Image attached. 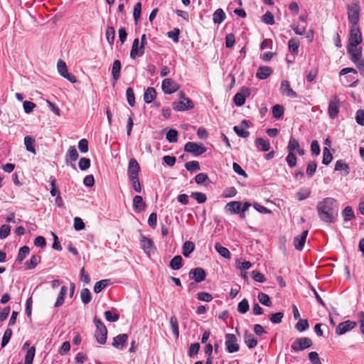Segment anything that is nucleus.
Here are the masks:
<instances>
[{
    "label": "nucleus",
    "instance_id": "obj_37",
    "mask_svg": "<svg viewBox=\"0 0 364 364\" xmlns=\"http://www.w3.org/2000/svg\"><path fill=\"white\" fill-rule=\"evenodd\" d=\"M335 171H344V175L346 176L349 173L348 165L342 160H338L335 164Z\"/></svg>",
    "mask_w": 364,
    "mask_h": 364
},
{
    "label": "nucleus",
    "instance_id": "obj_24",
    "mask_svg": "<svg viewBox=\"0 0 364 364\" xmlns=\"http://www.w3.org/2000/svg\"><path fill=\"white\" fill-rule=\"evenodd\" d=\"M242 203L240 201H231L227 203L225 209L230 213L237 214L240 213Z\"/></svg>",
    "mask_w": 364,
    "mask_h": 364
},
{
    "label": "nucleus",
    "instance_id": "obj_17",
    "mask_svg": "<svg viewBox=\"0 0 364 364\" xmlns=\"http://www.w3.org/2000/svg\"><path fill=\"white\" fill-rule=\"evenodd\" d=\"M173 108L176 111H185L193 108V103L190 99H187L186 101L179 100L178 102H173Z\"/></svg>",
    "mask_w": 364,
    "mask_h": 364
},
{
    "label": "nucleus",
    "instance_id": "obj_21",
    "mask_svg": "<svg viewBox=\"0 0 364 364\" xmlns=\"http://www.w3.org/2000/svg\"><path fill=\"white\" fill-rule=\"evenodd\" d=\"M247 127L248 122L244 119L242 121L240 126H235L233 129L239 136L246 138L250 135V132L246 129Z\"/></svg>",
    "mask_w": 364,
    "mask_h": 364
},
{
    "label": "nucleus",
    "instance_id": "obj_30",
    "mask_svg": "<svg viewBox=\"0 0 364 364\" xmlns=\"http://www.w3.org/2000/svg\"><path fill=\"white\" fill-rule=\"evenodd\" d=\"M68 292V288L65 286H63L60 289V293L58 294V296L54 304V306L56 308H58L61 306L65 301V297Z\"/></svg>",
    "mask_w": 364,
    "mask_h": 364
},
{
    "label": "nucleus",
    "instance_id": "obj_16",
    "mask_svg": "<svg viewBox=\"0 0 364 364\" xmlns=\"http://www.w3.org/2000/svg\"><path fill=\"white\" fill-rule=\"evenodd\" d=\"M280 91L283 95H286L288 97H291V98L297 97L296 92L291 89V87L290 86V83L288 80H282V81Z\"/></svg>",
    "mask_w": 364,
    "mask_h": 364
},
{
    "label": "nucleus",
    "instance_id": "obj_35",
    "mask_svg": "<svg viewBox=\"0 0 364 364\" xmlns=\"http://www.w3.org/2000/svg\"><path fill=\"white\" fill-rule=\"evenodd\" d=\"M30 249L28 246H23L21 247L18 252V256L16 262L21 264L23 259L29 255Z\"/></svg>",
    "mask_w": 364,
    "mask_h": 364
},
{
    "label": "nucleus",
    "instance_id": "obj_32",
    "mask_svg": "<svg viewBox=\"0 0 364 364\" xmlns=\"http://www.w3.org/2000/svg\"><path fill=\"white\" fill-rule=\"evenodd\" d=\"M78 158V153L74 146H70L68 149L65 156V161L68 164L69 161H75Z\"/></svg>",
    "mask_w": 364,
    "mask_h": 364
},
{
    "label": "nucleus",
    "instance_id": "obj_55",
    "mask_svg": "<svg viewBox=\"0 0 364 364\" xmlns=\"http://www.w3.org/2000/svg\"><path fill=\"white\" fill-rule=\"evenodd\" d=\"M195 181L197 184L199 185L205 183L206 182H208V183L210 182L208 175L204 173H200L197 174L195 176Z\"/></svg>",
    "mask_w": 364,
    "mask_h": 364
},
{
    "label": "nucleus",
    "instance_id": "obj_27",
    "mask_svg": "<svg viewBox=\"0 0 364 364\" xmlns=\"http://www.w3.org/2000/svg\"><path fill=\"white\" fill-rule=\"evenodd\" d=\"M244 341L249 348H253L257 345V338L252 333H249L247 331H245L244 334Z\"/></svg>",
    "mask_w": 364,
    "mask_h": 364
},
{
    "label": "nucleus",
    "instance_id": "obj_44",
    "mask_svg": "<svg viewBox=\"0 0 364 364\" xmlns=\"http://www.w3.org/2000/svg\"><path fill=\"white\" fill-rule=\"evenodd\" d=\"M284 109L283 107V106L280 105H275L273 106L272 107V115H273V117H274L275 119H281L283 115H284Z\"/></svg>",
    "mask_w": 364,
    "mask_h": 364
},
{
    "label": "nucleus",
    "instance_id": "obj_39",
    "mask_svg": "<svg viewBox=\"0 0 364 364\" xmlns=\"http://www.w3.org/2000/svg\"><path fill=\"white\" fill-rule=\"evenodd\" d=\"M80 299L85 304H89L92 300V294L87 288H84L80 292Z\"/></svg>",
    "mask_w": 364,
    "mask_h": 364
},
{
    "label": "nucleus",
    "instance_id": "obj_41",
    "mask_svg": "<svg viewBox=\"0 0 364 364\" xmlns=\"http://www.w3.org/2000/svg\"><path fill=\"white\" fill-rule=\"evenodd\" d=\"M170 267L173 270H178L182 267V257L180 255L175 256L170 262Z\"/></svg>",
    "mask_w": 364,
    "mask_h": 364
},
{
    "label": "nucleus",
    "instance_id": "obj_29",
    "mask_svg": "<svg viewBox=\"0 0 364 364\" xmlns=\"http://www.w3.org/2000/svg\"><path fill=\"white\" fill-rule=\"evenodd\" d=\"M195 250V245L193 242L186 241L182 246V254L185 257H188Z\"/></svg>",
    "mask_w": 364,
    "mask_h": 364
},
{
    "label": "nucleus",
    "instance_id": "obj_33",
    "mask_svg": "<svg viewBox=\"0 0 364 364\" xmlns=\"http://www.w3.org/2000/svg\"><path fill=\"white\" fill-rule=\"evenodd\" d=\"M24 144L28 151L36 154L35 139L30 136L24 137Z\"/></svg>",
    "mask_w": 364,
    "mask_h": 364
},
{
    "label": "nucleus",
    "instance_id": "obj_61",
    "mask_svg": "<svg viewBox=\"0 0 364 364\" xmlns=\"http://www.w3.org/2000/svg\"><path fill=\"white\" fill-rule=\"evenodd\" d=\"M166 139L170 143H175L178 141V132L176 129H170L166 133Z\"/></svg>",
    "mask_w": 364,
    "mask_h": 364
},
{
    "label": "nucleus",
    "instance_id": "obj_52",
    "mask_svg": "<svg viewBox=\"0 0 364 364\" xmlns=\"http://www.w3.org/2000/svg\"><path fill=\"white\" fill-rule=\"evenodd\" d=\"M191 197L196 200L198 203H204L207 200L206 195L201 192H192Z\"/></svg>",
    "mask_w": 364,
    "mask_h": 364
},
{
    "label": "nucleus",
    "instance_id": "obj_31",
    "mask_svg": "<svg viewBox=\"0 0 364 364\" xmlns=\"http://www.w3.org/2000/svg\"><path fill=\"white\" fill-rule=\"evenodd\" d=\"M226 18L225 14L222 9H217L213 15V21L216 24H220Z\"/></svg>",
    "mask_w": 364,
    "mask_h": 364
},
{
    "label": "nucleus",
    "instance_id": "obj_23",
    "mask_svg": "<svg viewBox=\"0 0 364 364\" xmlns=\"http://www.w3.org/2000/svg\"><path fill=\"white\" fill-rule=\"evenodd\" d=\"M272 73V69L269 66H259L257 69L256 77L259 80H265Z\"/></svg>",
    "mask_w": 364,
    "mask_h": 364
},
{
    "label": "nucleus",
    "instance_id": "obj_9",
    "mask_svg": "<svg viewBox=\"0 0 364 364\" xmlns=\"http://www.w3.org/2000/svg\"><path fill=\"white\" fill-rule=\"evenodd\" d=\"M339 100L337 96H331L328 107V114L331 119H333L338 117L339 112Z\"/></svg>",
    "mask_w": 364,
    "mask_h": 364
},
{
    "label": "nucleus",
    "instance_id": "obj_26",
    "mask_svg": "<svg viewBox=\"0 0 364 364\" xmlns=\"http://www.w3.org/2000/svg\"><path fill=\"white\" fill-rule=\"evenodd\" d=\"M156 97V91L152 87H148L144 93V100L146 103L149 104L152 102Z\"/></svg>",
    "mask_w": 364,
    "mask_h": 364
},
{
    "label": "nucleus",
    "instance_id": "obj_60",
    "mask_svg": "<svg viewBox=\"0 0 364 364\" xmlns=\"http://www.w3.org/2000/svg\"><path fill=\"white\" fill-rule=\"evenodd\" d=\"M11 336H12V331H11V329L7 328L4 331V333L2 340H1V348L5 347L8 344V343L9 342V341H10V339L11 338Z\"/></svg>",
    "mask_w": 364,
    "mask_h": 364
},
{
    "label": "nucleus",
    "instance_id": "obj_11",
    "mask_svg": "<svg viewBox=\"0 0 364 364\" xmlns=\"http://www.w3.org/2000/svg\"><path fill=\"white\" fill-rule=\"evenodd\" d=\"M179 85L171 78H166L162 82L161 88L164 93L171 95L179 89Z\"/></svg>",
    "mask_w": 364,
    "mask_h": 364
},
{
    "label": "nucleus",
    "instance_id": "obj_25",
    "mask_svg": "<svg viewBox=\"0 0 364 364\" xmlns=\"http://www.w3.org/2000/svg\"><path fill=\"white\" fill-rule=\"evenodd\" d=\"M146 203L143 200L141 196H135L133 198V208L136 212H141L144 210Z\"/></svg>",
    "mask_w": 364,
    "mask_h": 364
},
{
    "label": "nucleus",
    "instance_id": "obj_57",
    "mask_svg": "<svg viewBox=\"0 0 364 364\" xmlns=\"http://www.w3.org/2000/svg\"><path fill=\"white\" fill-rule=\"evenodd\" d=\"M126 96L128 104L133 107L135 105V97L134 90L132 87H128L126 91Z\"/></svg>",
    "mask_w": 364,
    "mask_h": 364
},
{
    "label": "nucleus",
    "instance_id": "obj_56",
    "mask_svg": "<svg viewBox=\"0 0 364 364\" xmlns=\"http://www.w3.org/2000/svg\"><path fill=\"white\" fill-rule=\"evenodd\" d=\"M269 317L272 323L275 324L280 323L284 317V313L280 311L274 314H269Z\"/></svg>",
    "mask_w": 364,
    "mask_h": 364
},
{
    "label": "nucleus",
    "instance_id": "obj_64",
    "mask_svg": "<svg viewBox=\"0 0 364 364\" xmlns=\"http://www.w3.org/2000/svg\"><path fill=\"white\" fill-rule=\"evenodd\" d=\"M262 21L267 25H273L274 23L273 14L269 11H267L262 16Z\"/></svg>",
    "mask_w": 364,
    "mask_h": 364
},
{
    "label": "nucleus",
    "instance_id": "obj_50",
    "mask_svg": "<svg viewBox=\"0 0 364 364\" xmlns=\"http://www.w3.org/2000/svg\"><path fill=\"white\" fill-rule=\"evenodd\" d=\"M299 146L300 145L299 141L294 137L291 136L287 146L288 152L294 153L295 150L299 149Z\"/></svg>",
    "mask_w": 364,
    "mask_h": 364
},
{
    "label": "nucleus",
    "instance_id": "obj_47",
    "mask_svg": "<svg viewBox=\"0 0 364 364\" xmlns=\"http://www.w3.org/2000/svg\"><path fill=\"white\" fill-rule=\"evenodd\" d=\"M109 284V279H102L95 283L94 286V291L95 293H100L103 289H105Z\"/></svg>",
    "mask_w": 364,
    "mask_h": 364
},
{
    "label": "nucleus",
    "instance_id": "obj_1",
    "mask_svg": "<svg viewBox=\"0 0 364 364\" xmlns=\"http://www.w3.org/2000/svg\"><path fill=\"white\" fill-rule=\"evenodd\" d=\"M316 210L321 221L326 223H334L338 217V205L336 199L327 197L317 203Z\"/></svg>",
    "mask_w": 364,
    "mask_h": 364
},
{
    "label": "nucleus",
    "instance_id": "obj_15",
    "mask_svg": "<svg viewBox=\"0 0 364 364\" xmlns=\"http://www.w3.org/2000/svg\"><path fill=\"white\" fill-rule=\"evenodd\" d=\"M140 171V166L138 164L137 161L132 158L129 161L128 166V176L129 178L139 177V173Z\"/></svg>",
    "mask_w": 364,
    "mask_h": 364
},
{
    "label": "nucleus",
    "instance_id": "obj_34",
    "mask_svg": "<svg viewBox=\"0 0 364 364\" xmlns=\"http://www.w3.org/2000/svg\"><path fill=\"white\" fill-rule=\"evenodd\" d=\"M41 262V257L38 255H33L28 261L25 262L26 269H33L36 267L38 264Z\"/></svg>",
    "mask_w": 364,
    "mask_h": 364
},
{
    "label": "nucleus",
    "instance_id": "obj_40",
    "mask_svg": "<svg viewBox=\"0 0 364 364\" xmlns=\"http://www.w3.org/2000/svg\"><path fill=\"white\" fill-rule=\"evenodd\" d=\"M215 249L224 258L229 259L230 257V252L228 249L222 246L219 242L215 244Z\"/></svg>",
    "mask_w": 364,
    "mask_h": 364
},
{
    "label": "nucleus",
    "instance_id": "obj_12",
    "mask_svg": "<svg viewBox=\"0 0 364 364\" xmlns=\"http://www.w3.org/2000/svg\"><path fill=\"white\" fill-rule=\"evenodd\" d=\"M357 326L355 321L350 320L340 323L336 328V333L338 335H342L353 329Z\"/></svg>",
    "mask_w": 364,
    "mask_h": 364
},
{
    "label": "nucleus",
    "instance_id": "obj_10",
    "mask_svg": "<svg viewBox=\"0 0 364 364\" xmlns=\"http://www.w3.org/2000/svg\"><path fill=\"white\" fill-rule=\"evenodd\" d=\"M250 94L251 91L250 88L245 87H242L240 91L234 96V103L237 107L243 105L245 102L246 98L248 97Z\"/></svg>",
    "mask_w": 364,
    "mask_h": 364
},
{
    "label": "nucleus",
    "instance_id": "obj_4",
    "mask_svg": "<svg viewBox=\"0 0 364 364\" xmlns=\"http://www.w3.org/2000/svg\"><path fill=\"white\" fill-rule=\"evenodd\" d=\"M312 346V341L309 338L301 337L296 338L291 344V350L299 352L310 348Z\"/></svg>",
    "mask_w": 364,
    "mask_h": 364
},
{
    "label": "nucleus",
    "instance_id": "obj_8",
    "mask_svg": "<svg viewBox=\"0 0 364 364\" xmlns=\"http://www.w3.org/2000/svg\"><path fill=\"white\" fill-rule=\"evenodd\" d=\"M225 344L227 351L230 353L237 352L240 349V346L237 343V338L234 334L227 333L225 335Z\"/></svg>",
    "mask_w": 364,
    "mask_h": 364
},
{
    "label": "nucleus",
    "instance_id": "obj_54",
    "mask_svg": "<svg viewBox=\"0 0 364 364\" xmlns=\"http://www.w3.org/2000/svg\"><path fill=\"white\" fill-rule=\"evenodd\" d=\"M333 160V156L331 154L329 149L325 147L323 151V160L322 163L325 165H328Z\"/></svg>",
    "mask_w": 364,
    "mask_h": 364
},
{
    "label": "nucleus",
    "instance_id": "obj_22",
    "mask_svg": "<svg viewBox=\"0 0 364 364\" xmlns=\"http://www.w3.org/2000/svg\"><path fill=\"white\" fill-rule=\"evenodd\" d=\"M308 230H304L300 235L294 237V247L297 250H302L308 235Z\"/></svg>",
    "mask_w": 364,
    "mask_h": 364
},
{
    "label": "nucleus",
    "instance_id": "obj_59",
    "mask_svg": "<svg viewBox=\"0 0 364 364\" xmlns=\"http://www.w3.org/2000/svg\"><path fill=\"white\" fill-rule=\"evenodd\" d=\"M249 308L250 306L248 301L246 299H244L238 304L237 311L240 314H245L248 311Z\"/></svg>",
    "mask_w": 364,
    "mask_h": 364
},
{
    "label": "nucleus",
    "instance_id": "obj_49",
    "mask_svg": "<svg viewBox=\"0 0 364 364\" xmlns=\"http://www.w3.org/2000/svg\"><path fill=\"white\" fill-rule=\"evenodd\" d=\"M185 168L188 171H197L200 170V164L197 161H191L185 164Z\"/></svg>",
    "mask_w": 364,
    "mask_h": 364
},
{
    "label": "nucleus",
    "instance_id": "obj_13",
    "mask_svg": "<svg viewBox=\"0 0 364 364\" xmlns=\"http://www.w3.org/2000/svg\"><path fill=\"white\" fill-rule=\"evenodd\" d=\"M348 53L350 55V60L355 64L361 60L362 59V48L358 46H347Z\"/></svg>",
    "mask_w": 364,
    "mask_h": 364
},
{
    "label": "nucleus",
    "instance_id": "obj_51",
    "mask_svg": "<svg viewBox=\"0 0 364 364\" xmlns=\"http://www.w3.org/2000/svg\"><path fill=\"white\" fill-rule=\"evenodd\" d=\"M258 300L261 304L267 306H272V302L270 301L269 296L262 292H259L257 296Z\"/></svg>",
    "mask_w": 364,
    "mask_h": 364
},
{
    "label": "nucleus",
    "instance_id": "obj_36",
    "mask_svg": "<svg viewBox=\"0 0 364 364\" xmlns=\"http://www.w3.org/2000/svg\"><path fill=\"white\" fill-rule=\"evenodd\" d=\"M170 325L172 330V332L175 336L176 339H178L179 336V328H178V322L176 316H172L170 318Z\"/></svg>",
    "mask_w": 364,
    "mask_h": 364
},
{
    "label": "nucleus",
    "instance_id": "obj_42",
    "mask_svg": "<svg viewBox=\"0 0 364 364\" xmlns=\"http://www.w3.org/2000/svg\"><path fill=\"white\" fill-rule=\"evenodd\" d=\"M342 215L345 221H350L355 218V214L350 206H346L342 211Z\"/></svg>",
    "mask_w": 364,
    "mask_h": 364
},
{
    "label": "nucleus",
    "instance_id": "obj_18",
    "mask_svg": "<svg viewBox=\"0 0 364 364\" xmlns=\"http://www.w3.org/2000/svg\"><path fill=\"white\" fill-rule=\"evenodd\" d=\"M127 340V334H119L113 338L112 346L117 349L122 350L125 347Z\"/></svg>",
    "mask_w": 364,
    "mask_h": 364
},
{
    "label": "nucleus",
    "instance_id": "obj_7",
    "mask_svg": "<svg viewBox=\"0 0 364 364\" xmlns=\"http://www.w3.org/2000/svg\"><path fill=\"white\" fill-rule=\"evenodd\" d=\"M57 69L58 73L71 83H75L77 82L76 77L73 74L68 73L66 63L63 60H59L58 61Z\"/></svg>",
    "mask_w": 364,
    "mask_h": 364
},
{
    "label": "nucleus",
    "instance_id": "obj_43",
    "mask_svg": "<svg viewBox=\"0 0 364 364\" xmlns=\"http://www.w3.org/2000/svg\"><path fill=\"white\" fill-rule=\"evenodd\" d=\"M289 50L293 54L299 53V41L296 38H291L288 43Z\"/></svg>",
    "mask_w": 364,
    "mask_h": 364
},
{
    "label": "nucleus",
    "instance_id": "obj_20",
    "mask_svg": "<svg viewBox=\"0 0 364 364\" xmlns=\"http://www.w3.org/2000/svg\"><path fill=\"white\" fill-rule=\"evenodd\" d=\"M140 242L145 253L150 255L151 252H154L155 248L151 240L147 238L144 235H141Z\"/></svg>",
    "mask_w": 364,
    "mask_h": 364
},
{
    "label": "nucleus",
    "instance_id": "obj_3",
    "mask_svg": "<svg viewBox=\"0 0 364 364\" xmlns=\"http://www.w3.org/2000/svg\"><path fill=\"white\" fill-rule=\"evenodd\" d=\"M360 5L358 1H354L347 6L348 18L352 26H358L360 16Z\"/></svg>",
    "mask_w": 364,
    "mask_h": 364
},
{
    "label": "nucleus",
    "instance_id": "obj_2",
    "mask_svg": "<svg viewBox=\"0 0 364 364\" xmlns=\"http://www.w3.org/2000/svg\"><path fill=\"white\" fill-rule=\"evenodd\" d=\"M94 323L96 326V331L95 333V336L97 342L100 344H105L107 341V330L105 324L102 322V321L97 318H94Z\"/></svg>",
    "mask_w": 364,
    "mask_h": 364
},
{
    "label": "nucleus",
    "instance_id": "obj_6",
    "mask_svg": "<svg viewBox=\"0 0 364 364\" xmlns=\"http://www.w3.org/2000/svg\"><path fill=\"white\" fill-rule=\"evenodd\" d=\"M362 42L361 32L358 26H352L348 38V45L350 46H358Z\"/></svg>",
    "mask_w": 364,
    "mask_h": 364
},
{
    "label": "nucleus",
    "instance_id": "obj_14",
    "mask_svg": "<svg viewBox=\"0 0 364 364\" xmlns=\"http://www.w3.org/2000/svg\"><path fill=\"white\" fill-rule=\"evenodd\" d=\"M189 277L195 280L196 283H200L205 279L206 273L203 268L196 267L190 271Z\"/></svg>",
    "mask_w": 364,
    "mask_h": 364
},
{
    "label": "nucleus",
    "instance_id": "obj_46",
    "mask_svg": "<svg viewBox=\"0 0 364 364\" xmlns=\"http://www.w3.org/2000/svg\"><path fill=\"white\" fill-rule=\"evenodd\" d=\"M36 348L32 346L26 352L24 364H32L35 356Z\"/></svg>",
    "mask_w": 364,
    "mask_h": 364
},
{
    "label": "nucleus",
    "instance_id": "obj_38",
    "mask_svg": "<svg viewBox=\"0 0 364 364\" xmlns=\"http://www.w3.org/2000/svg\"><path fill=\"white\" fill-rule=\"evenodd\" d=\"M255 144L256 146L262 151H268L270 149L269 142L262 138H257Z\"/></svg>",
    "mask_w": 364,
    "mask_h": 364
},
{
    "label": "nucleus",
    "instance_id": "obj_19",
    "mask_svg": "<svg viewBox=\"0 0 364 364\" xmlns=\"http://www.w3.org/2000/svg\"><path fill=\"white\" fill-rule=\"evenodd\" d=\"M145 49L141 50V46L138 38H135L132 43V49L130 51V58L135 59L136 57H141L144 55Z\"/></svg>",
    "mask_w": 364,
    "mask_h": 364
},
{
    "label": "nucleus",
    "instance_id": "obj_5",
    "mask_svg": "<svg viewBox=\"0 0 364 364\" xmlns=\"http://www.w3.org/2000/svg\"><path fill=\"white\" fill-rule=\"evenodd\" d=\"M184 151L197 156L205 153L206 151V148L203 144H197L190 141L185 144Z\"/></svg>",
    "mask_w": 364,
    "mask_h": 364
},
{
    "label": "nucleus",
    "instance_id": "obj_48",
    "mask_svg": "<svg viewBox=\"0 0 364 364\" xmlns=\"http://www.w3.org/2000/svg\"><path fill=\"white\" fill-rule=\"evenodd\" d=\"M309 324L307 319H299L296 323L295 328L299 332H303L307 330Z\"/></svg>",
    "mask_w": 364,
    "mask_h": 364
},
{
    "label": "nucleus",
    "instance_id": "obj_45",
    "mask_svg": "<svg viewBox=\"0 0 364 364\" xmlns=\"http://www.w3.org/2000/svg\"><path fill=\"white\" fill-rule=\"evenodd\" d=\"M115 38V31L112 26H108L106 29V38L110 46L114 43Z\"/></svg>",
    "mask_w": 364,
    "mask_h": 364
},
{
    "label": "nucleus",
    "instance_id": "obj_28",
    "mask_svg": "<svg viewBox=\"0 0 364 364\" xmlns=\"http://www.w3.org/2000/svg\"><path fill=\"white\" fill-rule=\"evenodd\" d=\"M121 63L119 60H115L113 63L112 68V80L116 82L119 80L120 76Z\"/></svg>",
    "mask_w": 364,
    "mask_h": 364
},
{
    "label": "nucleus",
    "instance_id": "obj_63",
    "mask_svg": "<svg viewBox=\"0 0 364 364\" xmlns=\"http://www.w3.org/2000/svg\"><path fill=\"white\" fill-rule=\"evenodd\" d=\"M316 168H317V164L315 161H310L306 167V174L309 177H312L316 171Z\"/></svg>",
    "mask_w": 364,
    "mask_h": 364
},
{
    "label": "nucleus",
    "instance_id": "obj_62",
    "mask_svg": "<svg viewBox=\"0 0 364 364\" xmlns=\"http://www.w3.org/2000/svg\"><path fill=\"white\" fill-rule=\"evenodd\" d=\"M105 316L107 321L116 322L119 318V315L117 313H112L111 311H106L105 312Z\"/></svg>",
    "mask_w": 364,
    "mask_h": 364
},
{
    "label": "nucleus",
    "instance_id": "obj_58",
    "mask_svg": "<svg viewBox=\"0 0 364 364\" xmlns=\"http://www.w3.org/2000/svg\"><path fill=\"white\" fill-rule=\"evenodd\" d=\"M311 191L309 188H303L298 191L296 194L299 200H304L310 196Z\"/></svg>",
    "mask_w": 364,
    "mask_h": 364
},
{
    "label": "nucleus",
    "instance_id": "obj_53",
    "mask_svg": "<svg viewBox=\"0 0 364 364\" xmlns=\"http://www.w3.org/2000/svg\"><path fill=\"white\" fill-rule=\"evenodd\" d=\"M141 3L138 2L134 6L133 11V17L136 24H137L140 16H141Z\"/></svg>",
    "mask_w": 364,
    "mask_h": 364
}]
</instances>
